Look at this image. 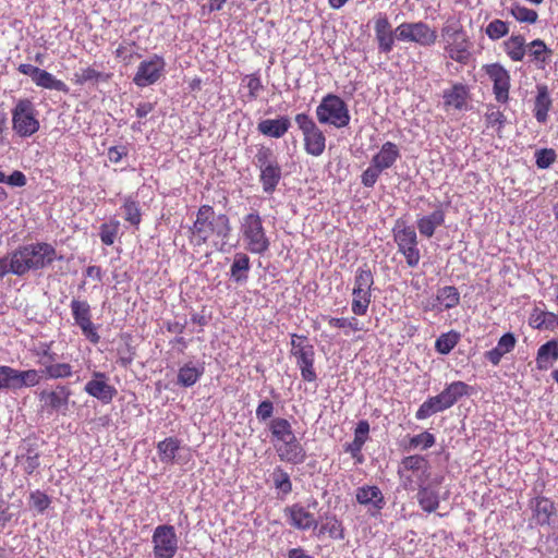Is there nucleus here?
<instances>
[{
	"mask_svg": "<svg viewBox=\"0 0 558 558\" xmlns=\"http://www.w3.org/2000/svg\"><path fill=\"white\" fill-rule=\"evenodd\" d=\"M70 307L74 324L80 327L85 339L93 344H98L100 336L98 327L92 322V308L88 302L73 299Z\"/></svg>",
	"mask_w": 558,
	"mask_h": 558,
	"instance_id": "obj_14",
	"label": "nucleus"
},
{
	"mask_svg": "<svg viewBox=\"0 0 558 558\" xmlns=\"http://www.w3.org/2000/svg\"><path fill=\"white\" fill-rule=\"evenodd\" d=\"M373 25L378 50L384 53L391 52L397 37L387 14L383 12L375 14Z\"/></svg>",
	"mask_w": 558,
	"mask_h": 558,
	"instance_id": "obj_18",
	"label": "nucleus"
},
{
	"mask_svg": "<svg viewBox=\"0 0 558 558\" xmlns=\"http://www.w3.org/2000/svg\"><path fill=\"white\" fill-rule=\"evenodd\" d=\"M58 362V354L53 351L48 353L45 357L37 360V364L40 366L39 369L34 368L39 374L38 385L44 379V376L46 375V369L48 366L53 365Z\"/></svg>",
	"mask_w": 558,
	"mask_h": 558,
	"instance_id": "obj_61",
	"label": "nucleus"
},
{
	"mask_svg": "<svg viewBox=\"0 0 558 558\" xmlns=\"http://www.w3.org/2000/svg\"><path fill=\"white\" fill-rule=\"evenodd\" d=\"M470 387L463 381H453L449 384L441 392V397L449 408H451L460 398L469 395Z\"/></svg>",
	"mask_w": 558,
	"mask_h": 558,
	"instance_id": "obj_40",
	"label": "nucleus"
},
{
	"mask_svg": "<svg viewBox=\"0 0 558 558\" xmlns=\"http://www.w3.org/2000/svg\"><path fill=\"white\" fill-rule=\"evenodd\" d=\"M73 374V366L70 363L57 362L47 367L44 378L52 380L65 379L72 377Z\"/></svg>",
	"mask_w": 558,
	"mask_h": 558,
	"instance_id": "obj_46",
	"label": "nucleus"
},
{
	"mask_svg": "<svg viewBox=\"0 0 558 558\" xmlns=\"http://www.w3.org/2000/svg\"><path fill=\"white\" fill-rule=\"evenodd\" d=\"M39 374L34 369H17L0 364V392L17 391L38 386Z\"/></svg>",
	"mask_w": 558,
	"mask_h": 558,
	"instance_id": "obj_12",
	"label": "nucleus"
},
{
	"mask_svg": "<svg viewBox=\"0 0 558 558\" xmlns=\"http://www.w3.org/2000/svg\"><path fill=\"white\" fill-rule=\"evenodd\" d=\"M445 222V211L439 206L429 215L417 219L416 225L420 233L426 238H432L436 229Z\"/></svg>",
	"mask_w": 558,
	"mask_h": 558,
	"instance_id": "obj_29",
	"label": "nucleus"
},
{
	"mask_svg": "<svg viewBox=\"0 0 558 558\" xmlns=\"http://www.w3.org/2000/svg\"><path fill=\"white\" fill-rule=\"evenodd\" d=\"M437 300L439 304V312L456 307L460 301V294L457 288L452 286H446L437 291Z\"/></svg>",
	"mask_w": 558,
	"mask_h": 558,
	"instance_id": "obj_41",
	"label": "nucleus"
},
{
	"mask_svg": "<svg viewBox=\"0 0 558 558\" xmlns=\"http://www.w3.org/2000/svg\"><path fill=\"white\" fill-rule=\"evenodd\" d=\"M286 515L292 526L299 530H308L316 526L314 514L300 505H293L286 509Z\"/></svg>",
	"mask_w": 558,
	"mask_h": 558,
	"instance_id": "obj_25",
	"label": "nucleus"
},
{
	"mask_svg": "<svg viewBox=\"0 0 558 558\" xmlns=\"http://www.w3.org/2000/svg\"><path fill=\"white\" fill-rule=\"evenodd\" d=\"M275 449L280 460L292 464H301L306 459V452L296 437L282 444H275Z\"/></svg>",
	"mask_w": 558,
	"mask_h": 558,
	"instance_id": "obj_22",
	"label": "nucleus"
},
{
	"mask_svg": "<svg viewBox=\"0 0 558 558\" xmlns=\"http://www.w3.org/2000/svg\"><path fill=\"white\" fill-rule=\"evenodd\" d=\"M109 78V75L95 70L94 68H84L80 69L74 73V83L77 85L85 84H97L98 82H106Z\"/></svg>",
	"mask_w": 558,
	"mask_h": 558,
	"instance_id": "obj_42",
	"label": "nucleus"
},
{
	"mask_svg": "<svg viewBox=\"0 0 558 558\" xmlns=\"http://www.w3.org/2000/svg\"><path fill=\"white\" fill-rule=\"evenodd\" d=\"M435 436L429 432H423L410 439V448L426 450L435 445Z\"/></svg>",
	"mask_w": 558,
	"mask_h": 558,
	"instance_id": "obj_55",
	"label": "nucleus"
},
{
	"mask_svg": "<svg viewBox=\"0 0 558 558\" xmlns=\"http://www.w3.org/2000/svg\"><path fill=\"white\" fill-rule=\"evenodd\" d=\"M509 32V25L502 20H493L487 24L485 33L492 40H498L506 36Z\"/></svg>",
	"mask_w": 558,
	"mask_h": 558,
	"instance_id": "obj_51",
	"label": "nucleus"
},
{
	"mask_svg": "<svg viewBox=\"0 0 558 558\" xmlns=\"http://www.w3.org/2000/svg\"><path fill=\"white\" fill-rule=\"evenodd\" d=\"M12 275L24 277L31 271L49 267L54 260H61L53 245L47 242H33L11 251Z\"/></svg>",
	"mask_w": 558,
	"mask_h": 558,
	"instance_id": "obj_2",
	"label": "nucleus"
},
{
	"mask_svg": "<svg viewBox=\"0 0 558 558\" xmlns=\"http://www.w3.org/2000/svg\"><path fill=\"white\" fill-rule=\"evenodd\" d=\"M26 182L27 180L25 174L20 170L13 171L9 177L5 175L4 180V183L13 187H22L26 185Z\"/></svg>",
	"mask_w": 558,
	"mask_h": 558,
	"instance_id": "obj_64",
	"label": "nucleus"
},
{
	"mask_svg": "<svg viewBox=\"0 0 558 558\" xmlns=\"http://www.w3.org/2000/svg\"><path fill=\"white\" fill-rule=\"evenodd\" d=\"M270 156L271 154L268 149L260 150L256 155L257 166L260 171L259 181L263 191L267 194H272L281 180V168Z\"/></svg>",
	"mask_w": 558,
	"mask_h": 558,
	"instance_id": "obj_15",
	"label": "nucleus"
},
{
	"mask_svg": "<svg viewBox=\"0 0 558 558\" xmlns=\"http://www.w3.org/2000/svg\"><path fill=\"white\" fill-rule=\"evenodd\" d=\"M320 124L343 129L349 125L351 116L347 102L335 94L324 96L315 110Z\"/></svg>",
	"mask_w": 558,
	"mask_h": 558,
	"instance_id": "obj_6",
	"label": "nucleus"
},
{
	"mask_svg": "<svg viewBox=\"0 0 558 558\" xmlns=\"http://www.w3.org/2000/svg\"><path fill=\"white\" fill-rule=\"evenodd\" d=\"M441 483V477H435L427 484L416 487L418 489L416 499L422 508L426 512H434L439 507V490L438 486Z\"/></svg>",
	"mask_w": 558,
	"mask_h": 558,
	"instance_id": "obj_21",
	"label": "nucleus"
},
{
	"mask_svg": "<svg viewBox=\"0 0 558 558\" xmlns=\"http://www.w3.org/2000/svg\"><path fill=\"white\" fill-rule=\"evenodd\" d=\"M36 109L28 98L19 99L12 109V129L21 137L34 135L40 128Z\"/></svg>",
	"mask_w": 558,
	"mask_h": 558,
	"instance_id": "obj_9",
	"label": "nucleus"
},
{
	"mask_svg": "<svg viewBox=\"0 0 558 558\" xmlns=\"http://www.w3.org/2000/svg\"><path fill=\"white\" fill-rule=\"evenodd\" d=\"M356 501L369 510L380 511L385 506V498L381 490L374 485H364L356 489Z\"/></svg>",
	"mask_w": 558,
	"mask_h": 558,
	"instance_id": "obj_23",
	"label": "nucleus"
},
{
	"mask_svg": "<svg viewBox=\"0 0 558 558\" xmlns=\"http://www.w3.org/2000/svg\"><path fill=\"white\" fill-rule=\"evenodd\" d=\"M398 475L403 488L410 490L433 481L428 460L418 454L404 457L398 468Z\"/></svg>",
	"mask_w": 558,
	"mask_h": 558,
	"instance_id": "obj_4",
	"label": "nucleus"
},
{
	"mask_svg": "<svg viewBox=\"0 0 558 558\" xmlns=\"http://www.w3.org/2000/svg\"><path fill=\"white\" fill-rule=\"evenodd\" d=\"M381 172L380 169L371 162L369 167L362 173V184L366 187H373Z\"/></svg>",
	"mask_w": 558,
	"mask_h": 558,
	"instance_id": "obj_60",
	"label": "nucleus"
},
{
	"mask_svg": "<svg viewBox=\"0 0 558 558\" xmlns=\"http://www.w3.org/2000/svg\"><path fill=\"white\" fill-rule=\"evenodd\" d=\"M486 73L493 82L495 99L500 104H506L509 100V72L502 65L495 63L486 68Z\"/></svg>",
	"mask_w": 558,
	"mask_h": 558,
	"instance_id": "obj_19",
	"label": "nucleus"
},
{
	"mask_svg": "<svg viewBox=\"0 0 558 558\" xmlns=\"http://www.w3.org/2000/svg\"><path fill=\"white\" fill-rule=\"evenodd\" d=\"M399 41L413 43L422 47H430L437 40V32L424 22H403L395 29Z\"/></svg>",
	"mask_w": 558,
	"mask_h": 558,
	"instance_id": "obj_13",
	"label": "nucleus"
},
{
	"mask_svg": "<svg viewBox=\"0 0 558 558\" xmlns=\"http://www.w3.org/2000/svg\"><path fill=\"white\" fill-rule=\"evenodd\" d=\"M485 119L487 126L496 129L498 135L500 136V131L506 124V117L504 113L496 107L489 106L485 114Z\"/></svg>",
	"mask_w": 558,
	"mask_h": 558,
	"instance_id": "obj_52",
	"label": "nucleus"
},
{
	"mask_svg": "<svg viewBox=\"0 0 558 558\" xmlns=\"http://www.w3.org/2000/svg\"><path fill=\"white\" fill-rule=\"evenodd\" d=\"M531 509L533 519L539 525L549 524L550 518L556 513L555 504L546 497H536L531 500Z\"/></svg>",
	"mask_w": 558,
	"mask_h": 558,
	"instance_id": "obj_27",
	"label": "nucleus"
},
{
	"mask_svg": "<svg viewBox=\"0 0 558 558\" xmlns=\"http://www.w3.org/2000/svg\"><path fill=\"white\" fill-rule=\"evenodd\" d=\"M155 558H172L178 550V537L171 525H159L153 534Z\"/></svg>",
	"mask_w": 558,
	"mask_h": 558,
	"instance_id": "obj_17",
	"label": "nucleus"
},
{
	"mask_svg": "<svg viewBox=\"0 0 558 558\" xmlns=\"http://www.w3.org/2000/svg\"><path fill=\"white\" fill-rule=\"evenodd\" d=\"M122 210L126 220L133 225L140 223V207L135 201H126Z\"/></svg>",
	"mask_w": 558,
	"mask_h": 558,
	"instance_id": "obj_58",
	"label": "nucleus"
},
{
	"mask_svg": "<svg viewBox=\"0 0 558 558\" xmlns=\"http://www.w3.org/2000/svg\"><path fill=\"white\" fill-rule=\"evenodd\" d=\"M535 158H536V166L539 169H546V168L550 167V165L555 161L556 153L554 149H548V148L539 149L535 153Z\"/></svg>",
	"mask_w": 558,
	"mask_h": 558,
	"instance_id": "obj_57",
	"label": "nucleus"
},
{
	"mask_svg": "<svg viewBox=\"0 0 558 558\" xmlns=\"http://www.w3.org/2000/svg\"><path fill=\"white\" fill-rule=\"evenodd\" d=\"M232 227L225 214H217L209 205L199 207L196 219L191 228V243L194 246L209 244L214 250L227 253L232 246L229 244Z\"/></svg>",
	"mask_w": 558,
	"mask_h": 558,
	"instance_id": "obj_1",
	"label": "nucleus"
},
{
	"mask_svg": "<svg viewBox=\"0 0 558 558\" xmlns=\"http://www.w3.org/2000/svg\"><path fill=\"white\" fill-rule=\"evenodd\" d=\"M526 51L529 52L530 57L532 58V61L538 69H544L545 65L549 62V58L551 56V50L542 39H535L531 41L526 46Z\"/></svg>",
	"mask_w": 558,
	"mask_h": 558,
	"instance_id": "obj_33",
	"label": "nucleus"
},
{
	"mask_svg": "<svg viewBox=\"0 0 558 558\" xmlns=\"http://www.w3.org/2000/svg\"><path fill=\"white\" fill-rule=\"evenodd\" d=\"M529 325L534 329L555 330L558 328V314L535 307L530 314Z\"/></svg>",
	"mask_w": 558,
	"mask_h": 558,
	"instance_id": "obj_30",
	"label": "nucleus"
},
{
	"mask_svg": "<svg viewBox=\"0 0 558 558\" xmlns=\"http://www.w3.org/2000/svg\"><path fill=\"white\" fill-rule=\"evenodd\" d=\"M269 428L274 437V445L292 440L295 437L291 424L286 418H274L270 422Z\"/></svg>",
	"mask_w": 558,
	"mask_h": 558,
	"instance_id": "obj_34",
	"label": "nucleus"
},
{
	"mask_svg": "<svg viewBox=\"0 0 558 558\" xmlns=\"http://www.w3.org/2000/svg\"><path fill=\"white\" fill-rule=\"evenodd\" d=\"M40 465L39 453L32 447L27 448L24 471L27 474H33Z\"/></svg>",
	"mask_w": 558,
	"mask_h": 558,
	"instance_id": "obj_59",
	"label": "nucleus"
},
{
	"mask_svg": "<svg viewBox=\"0 0 558 558\" xmlns=\"http://www.w3.org/2000/svg\"><path fill=\"white\" fill-rule=\"evenodd\" d=\"M468 97L466 88L463 85H454L444 93V104L447 110H460L465 106Z\"/></svg>",
	"mask_w": 558,
	"mask_h": 558,
	"instance_id": "obj_36",
	"label": "nucleus"
},
{
	"mask_svg": "<svg viewBox=\"0 0 558 558\" xmlns=\"http://www.w3.org/2000/svg\"><path fill=\"white\" fill-rule=\"evenodd\" d=\"M246 87L248 89L250 97L257 98L259 92L263 89L260 78L256 75H250L246 77Z\"/></svg>",
	"mask_w": 558,
	"mask_h": 558,
	"instance_id": "obj_63",
	"label": "nucleus"
},
{
	"mask_svg": "<svg viewBox=\"0 0 558 558\" xmlns=\"http://www.w3.org/2000/svg\"><path fill=\"white\" fill-rule=\"evenodd\" d=\"M34 83L46 89L58 90L65 94L69 93V87L63 81L58 80L54 75L43 69H40L39 73L34 77Z\"/></svg>",
	"mask_w": 558,
	"mask_h": 558,
	"instance_id": "obj_39",
	"label": "nucleus"
},
{
	"mask_svg": "<svg viewBox=\"0 0 558 558\" xmlns=\"http://www.w3.org/2000/svg\"><path fill=\"white\" fill-rule=\"evenodd\" d=\"M165 71V61L154 54L142 60V86L157 82Z\"/></svg>",
	"mask_w": 558,
	"mask_h": 558,
	"instance_id": "obj_24",
	"label": "nucleus"
},
{
	"mask_svg": "<svg viewBox=\"0 0 558 558\" xmlns=\"http://www.w3.org/2000/svg\"><path fill=\"white\" fill-rule=\"evenodd\" d=\"M291 354L295 359L302 378L310 383L316 380L317 375L314 369L315 351L306 337L295 333L291 336Z\"/></svg>",
	"mask_w": 558,
	"mask_h": 558,
	"instance_id": "obj_11",
	"label": "nucleus"
},
{
	"mask_svg": "<svg viewBox=\"0 0 558 558\" xmlns=\"http://www.w3.org/2000/svg\"><path fill=\"white\" fill-rule=\"evenodd\" d=\"M328 324L331 327L343 329L345 335L364 329V326L355 317H329Z\"/></svg>",
	"mask_w": 558,
	"mask_h": 558,
	"instance_id": "obj_49",
	"label": "nucleus"
},
{
	"mask_svg": "<svg viewBox=\"0 0 558 558\" xmlns=\"http://www.w3.org/2000/svg\"><path fill=\"white\" fill-rule=\"evenodd\" d=\"M551 106V99L546 87L538 89L535 100V118L538 122L543 123L547 120V114Z\"/></svg>",
	"mask_w": 558,
	"mask_h": 558,
	"instance_id": "obj_43",
	"label": "nucleus"
},
{
	"mask_svg": "<svg viewBox=\"0 0 558 558\" xmlns=\"http://www.w3.org/2000/svg\"><path fill=\"white\" fill-rule=\"evenodd\" d=\"M290 126V119L288 117H280L278 119H266L260 121L257 125V130L263 135L280 138L288 132Z\"/></svg>",
	"mask_w": 558,
	"mask_h": 558,
	"instance_id": "obj_28",
	"label": "nucleus"
},
{
	"mask_svg": "<svg viewBox=\"0 0 558 558\" xmlns=\"http://www.w3.org/2000/svg\"><path fill=\"white\" fill-rule=\"evenodd\" d=\"M510 14L520 23L534 24L538 14L535 10L529 9L519 2L511 3Z\"/></svg>",
	"mask_w": 558,
	"mask_h": 558,
	"instance_id": "obj_47",
	"label": "nucleus"
},
{
	"mask_svg": "<svg viewBox=\"0 0 558 558\" xmlns=\"http://www.w3.org/2000/svg\"><path fill=\"white\" fill-rule=\"evenodd\" d=\"M303 135L304 150L313 157H319L326 148V136L307 113H298L294 118Z\"/></svg>",
	"mask_w": 558,
	"mask_h": 558,
	"instance_id": "obj_10",
	"label": "nucleus"
},
{
	"mask_svg": "<svg viewBox=\"0 0 558 558\" xmlns=\"http://www.w3.org/2000/svg\"><path fill=\"white\" fill-rule=\"evenodd\" d=\"M440 35L448 57L465 63L470 57L471 43L462 25L458 21H448L442 26Z\"/></svg>",
	"mask_w": 558,
	"mask_h": 558,
	"instance_id": "obj_5",
	"label": "nucleus"
},
{
	"mask_svg": "<svg viewBox=\"0 0 558 558\" xmlns=\"http://www.w3.org/2000/svg\"><path fill=\"white\" fill-rule=\"evenodd\" d=\"M460 340L459 332L450 330L441 333L435 341V349L440 354H449Z\"/></svg>",
	"mask_w": 558,
	"mask_h": 558,
	"instance_id": "obj_45",
	"label": "nucleus"
},
{
	"mask_svg": "<svg viewBox=\"0 0 558 558\" xmlns=\"http://www.w3.org/2000/svg\"><path fill=\"white\" fill-rule=\"evenodd\" d=\"M239 236L243 247L257 255L265 254L270 247V238L258 213H250L240 219Z\"/></svg>",
	"mask_w": 558,
	"mask_h": 558,
	"instance_id": "obj_3",
	"label": "nucleus"
},
{
	"mask_svg": "<svg viewBox=\"0 0 558 558\" xmlns=\"http://www.w3.org/2000/svg\"><path fill=\"white\" fill-rule=\"evenodd\" d=\"M119 230V223L118 222H105L100 226L99 236L101 242L105 245H112L114 243V240L117 238Z\"/></svg>",
	"mask_w": 558,
	"mask_h": 558,
	"instance_id": "obj_54",
	"label": "nucleus"
},
{
	"mask_svg": "<svg viewBox=\"0 0 558 558\" xmlns=\"http://www.w3.org/2000/svg\"><path fill=\"white\" fill-rule=\"evenodd\" d=\"M72 392L65 385H57L54 389H44L39 392L38 399L41 409L48 413H60L65 415L69 410V401Z\"/></svg>",
	"mask_w": 558,
	"mask_h": 558,
	"instance_id": "obj_16",
	"label": "nucleus"
},
{
	"mask_svg": "<svg viewBox=\"0 0 558 558\" xmlns=\"http://www.w3.org/2000/svg\"><path fill=\"white\" fill-rule=\"evenodd\" d=\"M515 342H517V340H515L514 336L511 332H507L500 337L496 347L504 354H506L513 350Z\"/></svg>",
	"mask_w": 558,
	"mask_h": 558,
	"instance_id": "obj_62",
	"label": "nucleus"
},
{
	"mask_svg": "<svg viewBox=\"0 0 558 558\" xmlns=\"http://www.w3.org/2000/svg\"><path fill=\"white\" fill-rule=\"evenodd\" d=\"M138 49L134 41L124 40L117 49V57L125 64H132L140 59Z\"/></svg>",
	"mask_w": 558,
	"mask_h": 558,
	"instance_id": "obj_48",
	"label": "nucleus"
},
{
	"mask_svg": "<svg viewBox=\"0 0 558 558\" xmlns=\"http://www.w3.org/2000/svg\"><path fill=\"white\" fill-rule=\"evenodd\" d=\"M400 158V149L392 142L383 144L377 154L372 158V163L381 171L391 168L395 162Z\"/></svg>",
	"mask_w": 558,
	"mask_h": 558,
	"instance_id": "obj_26",
	"label": "nucleus"
},
{
	"mask_svg": "<svg viewBox=\"0 0 558 558\" xmlns=\"http://www.w3.org/2000/svg\"><path fill=\"white\" fill-rule=\"evenodd\" d=\"M29 500L32 507L35 508L39 513H43L51 502L49 496L40 490L31 493Z\"/></svg>",
	"mask_w": 558,
	"mask_h": 558,
	"instance_id": "obj_56",
	"label": "nucleus"
},
{
	"mask_svg": "<svg viewBox=\"0 0 558 558\" xmlns=\"http://www.w3.org/2000/svg\"><path fill=\"white\" fill-rule=\"evenodd\" d=\"M250 268V257L247 254L239 252L234 255L233 263L230 268V276L235 282H244L247 279Z\"/></svg>",
	"mask_w": 558,
	"mask_h": 558,
	"instance_id": "obj_38",
	"label": "nucleus"
},
{
	"mask_svg": "<svg viewBox=\"0 0 558 558\" xmlns=\"http://www.w3.org/2000/svg\"><path fill=\"white\" fill-rule=\"evenodd\" d=\"M374 277L366 266L359 267L354 275L351 311L353 314L365 315L372 302Z\"/></svg>",
	"mask_w": 558,
	"mask_h": 558,
	"instance_id": "obj_7",
	"label": "nucleus"
},
{
	"mask_svg": "<svg viewBox=\"0 0 558 558\" xmlns=\"http://www.w3.org/2000/svg\"><path fill=\"white\" fill-rule=\"evenodd\" d=\"M449 409L441 395L428 398L424 401L415 413L417 420H425L435 413L442 412Z\"/></svg>",
	"mask_w": 558,
	"mask_h": 558,
	"instance_id": "obj_35",
	"label": "nucleus"
},
{
	"mask_svg": "<svg viewBox=\"0 0 558 558\" xmlns=\"http://www.w3.org/2000/svg\"><path fill=\"white\" fill-rule=\"evenodd\" d=\"M393 240L397 243L398 252L401 253L409 267H416L421 259L417 247V235L413 227L404 220H397L392 229Z\"/></svg>",
	"mask_w": 558,
	"mask_h": 558,
	"instance_id": "obj_8",
	"label": "nucleus"
},
{
	"mask_svg": "<svg viewBox=\"0 0 558 558\" xmlns=\"http://www.w3.org/2000/svg\"><path fill=\"white\" fill-rule=\"evenodd\" d=\"M275 487L282 494L287 495L292 490V483L289 474L280 468L275 469L272 473Z\"/></svg>",
	"mask_w": 558,
	"mask_h": 558,
	"instance_id": "obj_53",
	"label": "nucleus"
},
{
	"mask_svg": "<svg viewBox=\"0 0 558 558\" xmlns=\"http://www.w3.org/2000/svg\"><path fill=\"white\" fill-rule=\"evenodd\" d=\"M504 49L512 61H522L526 53L524 37L521 35H512L504 43Z\"/></svg>",
	"mask_w": 558,
	"mask_h": 558,
	"instance_id": "obj_37",
	"label": "nucleus"
},
{
	"mask_svg": "<svg viewBox=\"0 0 558 558\" xmlns=\"http://www.w3.org/2000/svg\"><path fill=\"white\" fill-rule=\"evenodd\" d=\"M159 459L163 463H170L174 460L179 449L180 444L174 438H166L160 441L157 446Z\"/></svg>",
	"mask_w": 558,
	"mask_h": 558,
	"instance_id": "obj_44",
	"label": "nucleus"
},
{
	"mask_svg": "<svg viewBox=\"0 0 558 558\" xmlns=\"http://www.w3.org/2000/svg\"><path fill=\"white\" fill-rule=\"evenodd\" d=\"M84 391L104 404L110 403L117 393L114 387L109 385L107 375L101 372L93 373L92 379L85 384Z\"/></svg>",
	"mask_w": 558,
	"mask_h": 558,
	"instance_id": "obj_20",
	"label": "nucleus"
},
{
	"mask_svg": "<svg viewBox=\"0 0 558 558\" xmlns=\"http://www.w3.org/2000/svg\"><path fill=\"white\" fill-rule=\"evenodd\" d=\"M205 372L203 363L187 362L178 371L177 384L182 387L195 385Z\"/></svg>",
	"mask_w": 558,
	"mask_h": 558,
	"instance_id": "obj_31",
	"label": "nucleus"
},
{
	"mask_svg": "<svg viewBox=\"0 0 558 558\" xmlns=\"http://www.w3.org/2000/svg\"><path fill=\"white\" fill-rule=\"evenodd\" d=\"M320 534H328L333 539H343L344 532L342 523L335 517H326L325 522L320 525Z\"/></svg>",
	"mask_w": 558,
	"mask_h": 558,
	"instance_id": "obj_50",
	"label": "nucleus"
},
{
	"mask_svg": "<svg viewBox=\"0 0 558 558\" xmlns=\"http://www.w3.org/2000/svg\"><path fill=\"white\" fill-rule=\"evenodd\" d=\"M558 360V340L551 339L542 344L536 354V367L539 371H547Z\"/></svg>",
	"mask_w": 558,
	"mask_h": 558,
	"instance_id": "obj_32",
	"label": "nucleus"
}]
</instances>
